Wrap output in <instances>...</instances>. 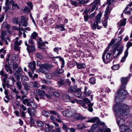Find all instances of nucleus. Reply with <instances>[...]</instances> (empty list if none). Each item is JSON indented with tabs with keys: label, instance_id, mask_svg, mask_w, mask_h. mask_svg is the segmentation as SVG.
Returning a JSON list of instances; mask_svg holds the SVG:
<instances>
[{
	"label": "nucleus",
	"instance_id": "nucleus-13",
	"mask_svg": "<svg viewBox=\"0 0 132 132\" xmlns=\"http://www.w3.org/2000/svg\"><path fill=\"white\" fill-rule=\"evenodd\" d=\"M120 132H132V130L130 129L127 125H122L120 127Z\"/></svg>",
	"mask_w": 132,
	"mask_h": 132
},
{
	"label": "nucleus",
	"instance_id": "nucleus-55",
	"mask_svg": "<svg viewBox=\"0 0 132 132\" xmlns=\"http://www.w3.org/2000/svg\"><path fill=\"white\" fill-rule=\"evenodd\" d=\"M14 71L15 70V69L17 68L18 66V65L16 63H14L12 65Z\"/></svg>",
	"mask_w": 132,
	"mask_h": 132
},
{
	"label": "nucleus",
	"instance_id": "nucleus-52",
	"mask_svg": "<svg viewBox=\"0 0 132 132\" xmlns=\"http://www.w3.org/2000/svg\"><path fill=\"white\" fill-rule=\"evenodd\" d=\"M21 40L18 42L17 40H16L14 42V45L18 46H20L21 43Z\"/></svg>",
	"mask_w": 132,
	"mask_h": 132
},
{
	"label": "nucleus",
	"instance_id": "nucleus-45",
	"mask_svg": "<svg viewBox=\"0 0 132 132\" xmlns=\"http://www.w3.org/2000/svg\"><path fill=\"white\" fill-rule=\"evenodd\" d=\"M59 60L62 62L61 68H63L65 62L64 60L61 57L59 59Z\"/></svg>",
	"mask_w": 132,
	"mask_h": 132
},
{
	"label": "nucleus",
	"instance_id": "nucleus-36",
	"mask_svg": "<svg viewBox=\"0 0 132 132\" xmlns=\"http://www.w3.org/2000/svg\"><path fill=\"white\" fill-rule=\"evenodd\" d=\"M78 92H76V96L79 98H82L84 97L82 93H79Z\"/></svg>",
	"mask_w": 132,
	"mask_h": 132
},
{
	"label": "nucleus",
	"instance_id": "nucleus-47",
	"mask_svg": "<svg viewBox=\"0 0 132 132\" xmlns=\"http://www.w3.org/2000/svg\"><path fill=\"white\" fill-rule=\"evenodd\" d=\"M70 2L72 5H74L75 6H78V3H77L76 1L73 0H71Z\"/></svg>",
	"mask_w": 132,
	"mask_h": 132
},
{
	"label": "nucleus",
	"instance_id": "nucleus-60",
	"mask_svg": "<svg viewBox=\"0 0 132 132\" xmlns=\"http://www.w3.org/2000/svg\"><path fill=\"white\" fill-rule=\"evenodd\" d=\"M127 50H128V49L130 47L132 46V43L131 42H129L127 44Z\"/></svg>",
	"mask_w": 132,
	"mask_h": 132
},
{
	"label": "nucleus",
	"instance_id": "nucleus-56",
	"mask_svg": "<svg viewBox=\"0 0 132 132\" xmlns=\"http://www.w3.org/2000/svg\"><path fill=\"white\" fill-rule=\"evenodd\" d=\"M53 95L54 96L56 97H59L60 95V94L59 92L57 91H55L53 93Z\"/></svg>",
	"mask_w": 132,
	"mask_h": 132
},
{
	"label": "nucleus",
	"instance_id": "nucleus-19",
	"mask_svg": "<svg viewBox=\"0 0 132 132\" xmlns=\"http://www.w3.org/2000/svg\"><path fill=\"white\" fill-rule=\"evenodd\" d=\"M64 70L62 69H60L57 70L56 71L53 73L54 75L59 76L60 75L62 74L64 72Z\"/></svg>",
	"mask_w": 132,
	"mask_h": 132
},
{
	"label": "nucleus",
	"instance_id": "nucleus-54",
	"mask_svg": "<svg viewBox=\"0 0 132 132\" xmlns=\"http://www.w3.org/2000/svg\"><path fill=\"white\" fill-rule=\"evenodd\" d=\"M6 79L5 78L3 79V84L2 86L4 89H5V84L6 83Z\"/></svg>",
	"mask_w": 132,
	"mask_h": 132
},
{
	"label": "nucleus",
	"instance_id": "nucleus-14",
	"mask_svg": "<svg viewBox=\"0 0 132 132\" xmlns=\"http://www.w3.org/2000/svg\"><path fill=\"white\" fill-rule=\"evenodd\" d=\"M100 5V0H96L93 3L91 4L92 6V8L90 10V12H93L95 9L97 5L98 6Z\"/></svg>",
	"mask_w": 132,
	"mask_h": 132
},
{
	"label": "nucleus",
	"instance_id": "nucleus-41",
	"mask_svg": "<svg viewBox=\"0 0 132 132\" xmlns=\"http://www.w3.org/2000/svg\"><path fill=\"white\" fill-rule=\"evenodd\" d=\"M36 57L40 59H42L43 58V56L42 54L40 53H38L36 54Z\"/></svg>",
	"mask_w": 132,
	"mask_h": 132
},
{
	"label": "nucleus",
	"instance_id": "nucleus-9",
	"mask_svg": "<svg viewBox=\"0 0 132 132\" xmlns=\"http://www.w3.org/2000/svg\"><path fill=\"white\" fill-rule=\"evenodd\" d=\"M59 85L60 86L62 85H67L70 86L71 84V82L70 80L68 79H66L65 80H62L57 82Z\"/></svg>",
	"mask_w": 132,
	"mask_h": 132
},
{
	"label": "nucleus",
	"instance_id": "nucleus-25",
	"mask_svg": "<svg viewBox=\"0 0 132 132\" xmlns=\"http://www.w3.org/2000/svg\"><path fill=\"white\" fill-rule=\"evenodd\" d=\"M63 99V100L65 102H70L71 101L68 95L65 94H64Z\"/></svg>",
	"mask_w": 132,
	"mask_h": 132
},
{
	"label": "nucleus",
	"instance_id": "nucleus-37",
	"mask_svg": "<svg viewBox=\"0 0 132 132\" xmlns=\"http://www.w3.org/2000/svg\"><path fill=\"white\" fill-rule=\"evenodd\" d=\"M3 28H6L7 29H9L10 28V26L8 24H7L6 22H3L2 25Z\"/></svg>",
	"mask_w": 132,
	"mask_h": 132
},
{
	"label": "nucleus",
	"instance_id": "nucleus-10",
	"mask_svg": "<svg viewBox=\"0 0 132 132\" xmlns=\"http://www.w3.org/2000/svg\"><path fill=\"white\" fill-rule=\"evenodd\" d=\"M91 92V90L89 89L88 87L86 86L84 87V91L82 92L84 97L89 96Z\"/></svg>",
	"mask_w": 132,
	"mask_h": 132
},
{
	"label": "nucleus",
	"instance_id": "nucleus-64",
	"mask_svg": "<svg viewBox=\"0 0 132 132\" xmlns=\"http://www.w3.org/2000/svg\"><path fill=\"white\" fill-rule=\"evenodd\" d=\"M12 29L13 30H15L18 31L19 30V27H17L15 26H12Z\"/></svg>",
	"mask_w": 132,
	"mask_h": 132
},
{
	"label": "nucleus",
	"instance_id": "nucleus-62",
	"mask_svg": "<svg viewBox=\"0 0 132 132\" xmlns=\"http://www.w3.org/2000/svg\"><path fill=\"white\" fill-rule=\"evenodd\" d=\"M34 124V120L33 119L32 117H31L30 119V125H32Z\"/></svg>",
	"mask_w": 132,
	"mask_h": 132
},
{
	"label": "nucleus",
	"instance_id": "nucleus-39",
	"mask_svg": "<svg viewBox=\"0 0 132 132\" xmlns=\"http://www.w3.org/2000/svg\"><path fill=\"white\" fill-rule=\"evenodd\" d=\"M93 105V103H92L91 104H88V106L89 107V108L88 109V110L89 111L92 112L93 111V109L92 108V107Z\"/></svg>",
	"mask_w": 132,
	"mask_h": 132
},
{
	"label": "nucleus",
	"instance_id": "nucleus-7",
	"mask_svg": "<svg viewBox=\"0 0 132 132\" xmlns=\"http://www.w3.org/2000/svg\"><path fill=\"white\" fill-rule=\"evenodd\" d=\"M75 110L71 109L66 110L62 112L64 116L67 117H72Z\"/></svg>",
	"mask_w": 132,
	"mask_h": 132
},
{
	"label": "nucleus",
	"instance_id": "nucleus-58",
	"mask_svg": "<svg viewBox=\"0 0 132 132\" xmlns=\"http://www.w3.org/2000/svg\"><path fill=\"white\" fill-rule=\"evenodd\" d=\"M22 70V69L20 67H19L18 69L16 70H15V71L17 73H19Z\"/></svg>",
	"mask_w": 132,
	"mask_h": 132
},
{
	"label": "nucleus",
	"instance_id": "nucleus-53",
	"mask_svg": "<svg viewBox=\"0 0 132 132\" xmlns=\"http://www.w3.org/2000/svg\"><path fill=\"white\" fill-rule=\"evenodd\" d=\"M109 7L108 6L106 7V10L105 11V14H109L110 13V11L109 10Z\"/></svg>",
	"mask_w": 132,
	"mask_h": 132
},
{
	"label": "nucleus",
	"instance_id": "nucleus-38",
	"mask_svg": "<svg viewBox=\"0 0 132 132\" xmlns=\"http://www.w3.org/2000/svg\"><path fill=\"white\" fill-rule=\"evenodd\" d=\"M22 9L25 13H29L30 12V9L28 8L26 6L23 7L22 8Z\"/></svg>",
	"mask_w": 132,
	"mask_h": 132
},
{
	"label": "nucleus",
	"instance_id": "nucleus-17",
	"mask_svg": "<svg viewBox=\"0 0 132 132\" xmlns=\"http://www.w3.org/2000/svg\"><path fill=\"white\" fill-rule=\"evenodd\" d=\"M81 90L80 88H77V86H75L70 87L68 89V90L71 92H79Z\"/></svg>",
	"mask_w": 132,
	"mask_h": 132
},
{
	"label": "nucleus",
	"instance_id": "nucleus-63",
	"mask_svg": "<svg viewBox=\"0 0 132 132\" xmlns=\"http://www.w3.org/2000/svg\"><path fill=\"white\" fill-rule=\"evenodd\" d=\"M50 113L51 114H54L55 115H57V112L54 111H50Z\"/></svg>",
	"mask_w": 132,
	"mask_h": 132
},
{
	"label": "nucleus",
	"instance_id": "nucleus-18",
	"mask_svg": "<svg viewBox=\"0 0 132 132\" xmlns=\"http://www.w3.org/2000/svg\"><path fill=\"white\" fill-rule=\"evenodd\" d=\"M112 54V52L108 53L107 55L106 56V61H105L106 63H109L114 58L113 56V57L112 56L111 57V55Z\"/></svg>",
	"mask_w": 132,
	"mask_h": 132
},
{
	"label": "nucleus",
	"instance_id": "nucleus-30",
	"mask_svg": "<svg viewBox=\"0 0 132 132\" xmlns=\"http://www.w3.org/2000/svg\"><path fill=\"white\" fill-rule=\"evenodd\" d=\"M7 34L6 32V31H2L1 38L3 41H4L5 39V36Z\"/></svg>",
	"mask_w": 132,
	"mask_h": 132
},
{
	"label": "nucleus",
	"instance_id": "nucleus-22",
	"mask_svg": "<svg viewBox=\"0 0 132 132\" xmlns=\"http://www.w3.org/2000/svg\"><path fill=\"white\" fill-rule=\"evenodd\" d=\"M76 126L77 127V129H82L87 128V127L83 123L79 124L76 125Z\"/></svg>",
	"mask_w": 132,
	"mask_h": 132
},
{
	"label": "nucleus",
	"instance_id": "nucleus-26",
	"mask_svg": "<svg viewBox=\"0 0 132 132\" xmlns=\"http://www.w3.org/2000/svg\"><path fill=\"white\" fill-rule=\"evenodd\" d=\"M30 85L36 88H38L40 86V85L38 82L35 81L31 82Z\"/></svg>",
	"mask_w": 132,
	"mask_h": 132
},
{
	"label": "nucleus",
	"instance_id": "nucleus-46",
	"mask_svg": "<svg viewBox=\"0 0 132 132\" xmlns=\"http://www.w3.org/2000/svg\"><path fill=\"white\" fill-rule=\"evenodd\" d=\"M119 65H115L113 66L112 69L114 70H117L119 69Z\"/></svg>",
	"mask_w": 132,
	"mask_h": 132
},
{
	"label": "nucleus",
	"instance_id": "nucleus-23",
	"mask_svg": "<svg viewBox=\"0 0 132 132\" xmlns=\"http://www.w3.org/2000/svg\"><path fill=\"white\" fill-rule=\"evenodd\" d=\"M35 62L33 61L32 63H30L28 67L31 69V70L33 71L35 69Z\"/></svg>",
	"mask_w": 132,
	"mask_h": 132
},
{
	"label": "nucleus",
	"instance_id": "nucleus-12",
	"mask_svg": "<svg viewBox=\"0 0 132 132\" xmlns=\"http://www.w3.org/2000/svg\"><path fill=\"white\" fill-rule=\"evenodd\" d=\"M28 20V19L27 17H25L23 16H22L20 22L22 25L24 27H27L28 24L27 21Z\"/></svg>",
	"mask_w": 132,
	"mask_h": 132
},
{
	"label": "nucleus",
	"instance_id": "nucleus-59",
	"mask_svg": "<svg viewBox=\"0 0 132 132\" xmlns=\"http://www.w3.org/2000/svg\"><path fill=\"white\" fill-rule=\"evenodd\" d=\"M17 57V55H16L15 54H13L12 55L11 58L13 60H14L16 59V58Z\"/></svg>",
	"mask_w": 132,
	"mask_h": 132
},
{
	"label": "nucleus",
	"instance_id": "nucleus-5",
	"mask_svg": "<svg viewBox=\"0 0 132 132\" xmlns=\"http://www.w3.org/2000/svg\"><path fill=\"white\" fill-rule=\"evenodd\" d=\"M121 48L117 49L116 47H114L112 50L111 51L112 54H113V57H115L120 55L122 53V51L123 47H121Z\"/></svg>",
	"mask_w": 132,
	"mask_h": 132
},
{
	"label": "nucleus",
	"instance_id": "nucleus-57",
	"mask_svg": "<svg viewBox=\"0 0 132 132\" xmlns=\"http://www.w3.org/2000/svg\"><path fill=\"white\" fill-rule=\"evenodd\" d=\"M27 4L30 7L31 10L32 9L33 5L31 3L28 2L27 3Z\"/></svg>",
	"mask_w": 132,
	"mask_h": 132
},
{
	"label": "nucleus",
	"instance_id": "nucleus-28",
	"mask_svg": "<svg viewBox=\"0 0 132 132\" xmlns=\"http://www.w3.org/2000/svg\"><path fill=\"white\" fill-rule=\"evenodd\" d=\"M21 19H20L19 18H14L13 19V22L16 24H17L20 22Z\"/></svg>",
	"mask_w": 132,
	"mask_h": 132
},
{
	"label": "nucleus",
	"instance_id": "nucleus-34",
	"mask_svg": "<svg viewBox=\"0 0 132 132\" xmlns=\"http://www.w3.org/2000/svg\"><path fill=\"white\" fill-rule=\"evenodd\" d=\"M109 50V48L108 47H107L106 50L104 51V53H103L102 55V58L103 60V61L104 62V63H106V62H105V54L107 53V52Z\"/></svg>",
	"mask_w": 132,
	"mask_h": 132
},
{
	"label": "nucleus",
	"instance_id": "nucleus-51",
	"mask_svg": "<svg viewBox=\"0 0 132 132\" xmlns=\"http://www.w3.org/2000/svg\"><path fill=\"white\" fill-rule=\"evenodd\" d=\"M16 85L19 88V90L22 88V86L21 84V82H16Z\"/></svg>",
	"mask_w": 132,
	"mask_h": 132
},
{
	"label": "nucleus",
	"instance_id": "nucleus-40",
	"mask_svg": "<svg viewBox=\"0 0 132 132\" xmlns=\"http://www.w3.org/2000/svg\"><path fill=\"white\" fill-rule=\"evenodd\" d=\"M37 35L38 34L37 33L35 32H34L33 33L31 34L30 38L33 39H35Z\"/></svg>",
	"mask_w": 132,
	"mask_h": 132
},
{
	"label": "nucleus",
	"instance_id": "nucleus-16",
	"mask_svg": "<svg viewBox=\"0 0 132 132\" xmlns=\"http://www.w3.org/2000/svg\"><path fill=\"white\" fill-rule=\"evenodd\" d=\"M36 93L38 94L40 99H44V95H45V91L43 90L37 89L36 90Z\"/></svg>",
	"mask_w": 132,
	"mask_h": 132
},
{
	"label": "nucleus",
	"instance_id": "nucleus-33",
	"mask_svg": "<svg viewBox=\"0 0 132 132\" xmlns=\"http://www.w3.org/2000/svg\"><path fill=\"white\" fill-rule=\"evenodd\" d=\"M89 82L92 85H94L96 83V79L94 77H92L89 79Z\"/></svg>",
	"mask_w": 132,
	"mask_h": 132
},
{
	"label": "nucleus",
	"instance_id": "nucleus-8",
	"mask_svg": "<svg viewBox=\"0 0 132 132\" xmlns=\"http://www.w3.org/2000/svg\"><path fill=\"white\" fill-rule=\"evenodd\" d=\"M13 3V1L12 0L9 1V0H6L5 6L3 8L5 11H6L10 9V7L12 5Z\"/></svg>",
	"mask_w": 132,
	"mask_h": 132
},
{
	"label": "nucleus",
	"instance_id": "nucleus-48",
	"mask_svg": "<svg viewBox=\"0 0 132 132\" xmlns=\"http://www.w3.org/2000/svg\"><path fill=\"white\" fill-rule=\"evenodd\" d=\"M103 129L104 132H110L111 130L105 126L103 127Z\"/></svg>",
	"mask_w": 132,
	"mask_h": 132
},
{
	"label": "nucleus",
	"instance_id": "nucleus-35",
	"mask_svg": "<svg viewBox=\"0 0 132 132\" xmlns=\"http://www.w3.org/2000/svg\"><path fill=\"white\" fill-rule=\"evenodd\" d=\"M83 100L84 101L83 102L85 103V105L86 106H87V105L86 104H87L88 105V104L92 103H90V101L87 98H83Z\"/></svg>",
	"mask_w": 132,
	"mask_h": 132
},
{
	"label": "nucleus",
	"instance_id": "nucleus-21",
	"mask_svg": "<svg viewBox=\"0 0 132 132\" xmlns=\"http://www.w3.org/2000/svg\"><path fill=\"white\" fill-rule=\"evenodd\" d=\"M76 65L77 68L79 69H84L85 68V65L84 63H76Z\"/></svg>",
	"mask_w": 132,
	"mask_h": 132
},
{
	"label": "nucleus",
	"instance_id": "nucleus-29",
	"mask_svg": "<svg viewBox=\"0 0 132 132\" xmlns=\"http://www.w3.org/2000/svg\"><path fill=\"white\" fill-rule=\"evenodd\" d=\"M65 26L64 24H61L60 25H57L56 26V28L57 29H60L61 31H63L65 30V29L64 28Z\"/></svg>",
	"mask_w": 132,
	"mask_h": 132
},
{
	"label": "nucleus",
	"instance_id": "nucleus-4",
	"mask_svg": "<svg viewBox=\"0 0 132 132\" xmlns=\"http://www.w3.org/2000/svg\"><path fill=\"white\" fill-rule=\"evenodd\" d=\"M87 122H96V124H100L102 125H105L104 122L100 121L99 118L97 117H95L91 119L88 120Z\"/></svg>",
	"mask_w": 132,
	"mask_h": 132
},
{
	"label": "nucleus",
	"instance_id": "nucleus-1",
	"mask_svg": "<svg viewBox=\"0 0 132 132\" xmlns=\"http://www.w3.org/2000/svg\"><path fill=\"white\" fill-rule=\"evenodd\" d=\"M129 79V77L121 78V88L118 91L115 100V102L117 104L114 105L113 108L115 114L117 116L116 117L117 124L120 126L123 125L125 123V120L124 119L121 118L120 116H123L126 113L129 112L132 109L131 106H129L125 104H119L123 100L125 95L128 93L127 91L124 89Z\"/></svg>",
	"mask_w": 132,
	"mask_h": 132
},
{
	"label": "nucleus",
	"instance_id": "nucleus-3",
	"mask_svg": "<svg viewBox=\"0 0 132 132\" xmlns=\"http://www.w3.org/2000/svg\"><path fill=\"white\" fill-rule=\"evenodd\" d=\"M34 102V99L32 97H31L30 98L25 99H23L22 101L23 103L24 104H26L27 103V104L28 106L29 107H32L33 108H36L37 106L36 105L33 104L32 105V103H33Z\"/></svg>",
	"mask_w": 132,
	"mask_h": 132
},
{
	"label": "nucleus",
	"instance_id": "nucleus-11",
	"mask_svg": "<svg viewBox=\"0 0 132 132\" xmlns=\"http://www.w3.org/2000/svg\"><path fill=\"white\" fill-rule=\"evenodd\" d=\"M72 117L74 119L77 120H82L86 119V118L78 114L75 111L74 112V113Z\"/></svg>",
	"mask_w": 132,
	"mask_h": 132
},
{
	"label": "nucleus",
	"instance_id": "nucleus-20",
	"mask_svg": "<svg viewBox=\"0 0 132 132\" xmlns=\"http://www.w3.org/2000/svg\"><path fill=\"white\" fill-rule=\"evenodd\" d=\"M22 85L24 87L25 90H29L30 89V86L26 82L24 81H23Z\"/></svg>",
	"mask_w": 132,
	"mask_h": 132
},
{
	"label": "nucleus",
	"instance_id": "nucleus-43",
	"mask_svg": "<svg viewBox=\"0 0 132 132\" xmlns=\"http://www.w3.org/2000/svg\"><path fill=\"white\" fill-rule=\"evenodd\" d=\"M43 114L44 116L46 117H48L50 115L49 113L45 110L43 111Z\"/></svg>",
	"mask_w": 132,
	"mask_h": 132
},
{
	"label": "nucleus",
	"instance_id": "nucleus-50",
	"mask_svg": "<svg viewBox=\"0 0 132 132\" xmlns=\"http://www.w3.org/2000/svg\"><path fill=\"white\" fill-rule=\"evenodd\" d=\"M5 68L6 71L7 72H9V73L11 74L12 73V70L9 67L5 66Z\"/></svg>",
	"mask_w": 132,
	"mask_h": 132
},
{
	"label": "nucleus",
	"instance_id": "nucleus-27",
	"mask_svg": "<svg viewBox=\"0 0 132 132\" xmlns=\"http://www.w3.org/2000/svg\"><path fill=\"white\" fill-rule=\"evenodd\" d=\"M28 113L31 116H34L36 113V111L35 110L33 109L28 108Z\"/></svg>",
	"mask_w": 132,
	"mask_h": 132
},
{
	"label": "nucleus",
	"instance_id": "nucleus-32",
	"mask_svg": "<svg viewBox=\"0 0 132 132\" xmlns=\"http://www.w3.org/2000/svg\"><path fill=\"white\" fill-rule=\"evenodd\" d=\"M128 51L126 50L125 52L124 56L122 57V59L120 61L121 62H123L125 61L126 57L128 56Z\"/></svg>",
	"mask_w": 132,
	"mask_h": 132
},
{
	"label": "nucleus",
	"instance_id": "nucleus-42",
	"mask_svg": "<svg viewBox=\"0 0 132 132\" xmlns=\"http://www.w3.org/2000/svg\"><path fill=\"white\" fill-rule=\"evenodd\" d=\"M126 19H124L120 21V26L121 27L125 25L126 22Z\"/></svg>",
	"mask_w": 132,
	"mask_h": 132
},
{
	"label": "nucleus",
	"instance_id": "nucleus-61",
	"mask_svg": "<svg viewBox=\"0 0 132 132\" xmlns=\"http://www.w3.org/2000/svg\"><path fill=\"white\" fill-rule=\"evenodd\" d=\"M45 43H39V47L40 48H42L43 46L45 45Z\"/></svg>",
	"mask_w": 132,
	"mask_h": 132
},
{
	"label": "nucleus",
	"instance_id": "nucleus-2",
	"mask_svg": "<svg viewBox=\"0 0 132 132\" xmlns=\"http://www.w3.org/2000/svg\"><path fill=\"white\" fill-rule=\"evenodd\" d=\"M102 15V13L100 12L97 15L96 19H95V22L94 23L92 26V28L93 29H96V27L98 29H100L102 28V27L99 26L98 25V23H100L101 22L100 18Z\"/></svg>",
	"mask_w": 132,
	"mask_h": 132
},
{
	"label": "nucleus",
	"instance_id": "nucleus-44",
	"mask_svg": "<svg viewBox=\"0 0 132 132\" xmlns=\"http://www.w3.org/2000/svg\"><path fill=\"white\" fill-rule=\"evenodd\" d=\"M44 122L41 121H37V124L39 127H43L44 125Z\"/></svg>",
	"mask_w": 132,
	"mask_h": 132
},
{
	"label": "nucleus",
	"instance_id": "nucleus-31",
	"mask_svg": "<svg viewBox=\"0 0 132 132\" xmlns=\"http://www.w3.org/2000/svg\"><path fill=\"white\" fill-rule=\"evenodd\" d=\"M41 67L43 69H47L51 67V66L48 64H42Z\"/></svg>",
	"mask_w": 132,
	"mask_h": 132
},
{
	"label": "nucleus",
	"instance_id": "nucleus-49",
	"mask_svg": "<svg viewBox=\"0 0 132 132\" xmlns=\"http://www.w3.org/2000/svg\"><path fill=\"white\" fill-rule=\"evenodd\" d=\"M16 7H17L18 9H19L18 4L16 3H15L14 2H13V3L12 4V9H14Z\"/></svg>",
	"mask_w": 132,
	"mask_h": 132
},
{
	"label": "nucleus",
	"instance_id": "nucleus-24",
	"mask_svg": "<svg viewBox=\"0 0 132 132\" xmlns=\"http://www.w3.org/2000/svg\"><path fill=\"white\" fill-rule=\"evenodd\" d=\"M99 127V124H95L91 126L90 130H87V132H94V130Z\"/></svg>",
	"mask_w": 132,
	"mask_h": 132
},
{
	"label": "nucleus",
	"instance_id": "nucleus-6",
	"mask_svg": "<svg viewBox=\"0 0 132 132\" xmlns=\"http://www.w3.org/2000/svg\"><path fill=\"white\" fill-rule=\"evenodd\" d=\"M29 42L30 44H32L31 46H29L27 48V50L29 53L34 51L35 50V46L33 44L34 43L32 38H30L29 40Z\"/></svg>",
	"mask_w": 132,
	"mask_h": 132
},
{
	"label": "nucleus",
	"instance_id": "nucleus-15",
	"mask_svg": "<svg viewBox=\"0 0 132 132\" xmlns=\"http://www.w3.org/2000/svg\"><path fill=\"white\" fill-rule=\"evenodd\" d=\"M72 103H74L75 102L79 103L81 106L84 107L85 109H86L87 106L85 105V103L83 102V101L82 100H78L77 99H74L73 100L71 101Z\"/></svg>",
	"mask_w": 132,
	"mask_h": 132
}]
</instances>
